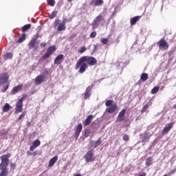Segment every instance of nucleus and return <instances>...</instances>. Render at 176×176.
Instances as JSON below:
<instances>
[{"mask_svg":"<svg viewBox=\"0 0 176 176\" xmlns=\"http://www.w3.org/2000/svg\"><path fill=\"white\" fill-rule=\"evenodd\" d=\"M27 97V95L23 96L22 98L19 99L18 102L16 104L15 108V113H20V112H23V102L24 101V98Z\"/></svg>","mask_w":176,"mask_h":176,"instance_id":"20e7f679","label":"nucleus"},{"mask_svg":"<svg viewBox=\"0 0 176 176\" xmlns=\"http://www.w3.org/2000/svg\"><path fill=\"white\" fill-rule=\"evenodd\" d=\"M153 160L152 159V157H148L146 160V166H148L149 167V166H151Z\"/></svg>","mask_w":176,"mask_h":176,"instance_id":"c756f323","label":"nucleus"},{"mask_svg":"<svg viewBox=\"0 0 176 176\" xmlns=\"http://www.w3.org/2000/svg\"><path fill=\"white\" fill-rule=\"evenodd\" d=\"M46 75H47V71H45L44 73L37 76L35 78V85H42L45 79H46Z\"/></svg>","mask_w":176,"mask_h":176,"instance_id":"39448f33","label":"nucleus"},{"mask_svg":"<svg viewBox=\"0 0 176 176\" xmlns=\"http://www.w3.org/2000/svg\"><path fill=\"white\" fill-rule=\"evenodd\" d=\"M116 108H118V106H116V104H112L110 107H109L108 108H107L106 111L109 113H113V112H115V111H116Z\"/></svg>","mask_w":176,"mask_h":176,"instance_id":"f3484780","label":"nucleus"},{"mask_svg":"<svg viewBox=\"0 0 176 176\" xmlns=\"http://www.w3.org/2000/svg\"><path fill=\"white\" fill-rule=\"evenodd\" d=\"M36 46V38H33L30 41L28 44V48L30 49V50H31L32 49H34V47H35Z\"/></svg>","mask_w":176,"mask_h":176,"instance_id":"a211bd4d","label":"nucleus"},{"mask_svg":"<svg viewBox=\"0 0 176 176\" xmlns=\"http://www.w3.org/2000/svg\"><path fill=\"white\" fill-rule=\"evenodd\" d=\"M56 52V47L51 46L47 49V52L43 55V58H49L52 54Z\"/></svg>","mask_w":176,"mask_h":176,"instance_id":"1a4fd4ad","label":"nucleus"},{"mask_svg":"<svg viewBox=\"0 0 176 176\" xmlns=\"http://www.w3.org/2000/svg\"><path fill=\"white\" fill-rule=\"evenodd\" d=\"M12 156V154H4L0 157V176H8L9 174V158Z\"/></svg>","mask_w":176,"mask_h":176,"instance_id":"f03ea898","label":"nucleus"},{"mask_svg":"<svg viewBox=\"0 0 176 176\" xmlns=\"http://www.w3.org/2000/svg\"><path fill=\"white\" fill-rule=\"evenodd\" d=\"M141 80H143V82L148 80V74L145 73L142 74L141 76Z\"/></svg>","mask_w":176,"mask_h":176,"instance_id":"c85d7f7f","label":"nucleus"},{"mask_svg":"<svg viewBox=\"0 0 176 176\" xmlns=\"http://www.w3.org/2000/svg\"><path fill=\"white\" fill-rule=\"evenodd\" d=\"M85 162L87 163H91V162H94V155H93V151L89 150L86 153Z\"/></svg>","mask_w":176,"mask_h":176,"instance_id":"0eeeda50","label":"nucleus"},{"mask_svg":"<svg viewBox=\"0 0 176 176\" xmlns=\"http://www.w3.org/2000/svg\"><path fill=\"white\" fill-rule=\"evenodd\" d=\"M6 60H11L13 58V54L8 52L5 56Z\"/></svg>","mask_w":176,"mask_h":176,"instance_id":"7c9ffc66","label":"nucleus"},{"mask_svg":"<svg viewBox=\"0 0 176 176\" xmlns=\"http://www.w3.org/2000/svg\"><path fill=\"white\" fill-rule=\"evenodd\" d=\"M90 96H91V87L89 86L84 93V100H87V98H89Z\"/></svg>","mask_w":176,"mask_h":176,"instance_id":"4468645a","label":"nucleus"},{"mask_svg":"<svg viewBox=\"0 0 176 176\" xmlns=\"http://www.w3.org/2000/svg\"><path fill=\"white\" fill-rule=\"evenodd\" d=\"M30 28H31V24L25 25L22 28V32H25V31H27L28 30H30Z\"/></svg>","mask_w":176,"mask_h":176,"instance_id":"cd10ccee","label":"nucleus"},{"mask_svg":"<svg viewBox=\"0 0 176 176\" xmlns=\"http://www.w3.org/2000/svg\"><path fill=\"white\" fill-rule=\"evenodd\" d=\"M87 64L91 66L96 65L97 59L93 56H82L78 59L76 65V69H79L78 72L80 74H85L86 68H87Z\"/></svg>","mask_w":176,"mask_h":176,"instance_id":"f257e3e1","label":"nucleus"},{"mask_svg":"<svg viewBox=\"0 0 176 176\" xmlns=\"http://www.w3.org/2000/svg\"><path fill=\"white\" fill-rule=\"evenodd\" d=\"M67 21L68 19H67V18H64L62 22L60 21V19L55 20L54 27H58L57 31H65V25L67 24Z\"/></svg>","mask_w":176,"mask_h":176,"instance_id":"7ed1b4c3","label":"nucleus"},{"mask_svg":"<svg viewBox=\"0 0 176 176\" xmlns=\"http://www.w3.org/2000/svg\"><path fill=\"white\" fill-rule=\"evenodd\" d=\"M101 143H102V142L100 140H98L96 142H94V140H91L90 142L91 146L94 148H97V146L101 145Z\"/></svg>","mask_w":176,"mask_h":176,"instance_id":"412c9836","label":"nucleus"},{"mask_svg":"<svg viewBox=\"0 0 176 176\" xmlns=\"http://www.w3.org/2000/svg\"><path fill=\"white\" fill-rule=\"evenodd\" d=\"M64 58V55L63 54H60L58 55L54 61V64L58 65L61 64V60Z\"/></svg>","mask_w":176,"mask_h":176,"instance_id":"6ab92c4d","label":"nucleus"},{"mask_svg":"<svg viewBox=\"0 0 176 176\" xmlns=\"http://www.w3.org/2000/svg\"><path fill=\"white\" fill-rule=\"evenodd\" d=\"M73 0H67L68 2H69V3H71V2Z\"/></svg>","mask_w":176,"mask_h":176,"instance_id":"09e8293b","label":"nucleus"},{"mask_svg":"<svg viewBox=\"0 0 176 176\" xmlns=\"http://www.w3.org/2000/svg\"><path fill=\"white\" fill-rule=\"evenodd\" d=\"M101 5H104V1L103 0H96L94 1V6H101Z\"/></svg>","mask_w":176,"mask_h":176,"instance_id":"bb28decb","label":"nucleus"},{"mask_svg":"<svg viewBox=\"0 0 176 176\" xmlns=\"http://www.w3.org/2000/svg\"><path fill=\"white\" fill-rule=\"evenodd\" d=\"M159 87H155L152 90H151V94H156L157 91H159Z\"/></svg>","mask_w":176,"mask_h":176,"instance_id":"f704fd0d","label":"nucleus"},{"mask_svg":"<svg viewBox=\"0 0 176 176\" xmlns=\"http://www.w3.org/2000/svg\"><path fill=\"white\" fill-rule=\"evenodd\" d=\"M41 145V141L39 140H36L33 142L32 146L30 147V151L33 152L34 149H36L38 146Z\"/></svg>","mask_w":176,"mask_h":176,"instance_id":"ddd939ff","label":"nucleus"},{"mask_svg":"<svg viewBox=\"0 0 176 176\" xmlns=\"http://www.w3.org/2000/svg\"><path fill=\"white\" fill-rule=\"evenodd\" d=\"M38 151H34L33 153H32V156H36V155H38Z\"/></svg>","mask_w":176,"mask_h":176,"instance_id":"49530a36","label":"nucleus"},{"mask_svg":"<svg viewBox=\"0 0 176 176\" xmlns=\"http://www.w3.org/2000/svg\"><path fill=\"white\" fill-rule=\"evenodd\" d=\"M9 89V84H8L3 89V93H5V91H6V90H8Z\"/></svg>","mask_w":176,"mask_h":176,"instance_id":"37998d69","label":"nucleus"},{"mask_svg":"<svg viewBox=\"0 0 176 176\" xmlns=\"http://www.w3.org/2000/svg\"><path fill=\"white\" fill-rule=\"evenodd\" d=\"M174 122L166 124L162 131V134H168V133L173 129Z\"/></svg>","mask_w":176,"mask_h":176,"instance_id":"9b49d317","label":"nucleus"},{"mask_svg":"<svg viewBox=\"0 0 176 176\" xmlns=\"http://www.w3.org/2000/svg\"><path fill=\"white\" fill-rule=\"evenodd\" d=\"M25 112H23L16 119V122H19V120H21L24 116H25Z\"/></svg>","mask_w":176,"mask_h":176,"instance_id":"e433bc0d","label":"nucleus"},{"mask_svg":"<svg viewBox=\"0 0 176 176\" xmlns=\"http://www.w3.org/2000/svg\"><path fill=\"white\" fill-rule=\"evenodd\" d=\"M96 36H97V32H92L90 34V38H96Z\"/></svg>","mask_w":176,"mask_h":176,"instance_id":"a19ab883","label":"nucleus"},{"mask_svg":"<svg viewBox=\"0 0 176 176\" xmlns=\"http://www.w3.org/2000/svg\"><path fill=\"white\" fill-rule=\"evenodd\" d=\"M139 176H145V175H140Z\"/></svg>","mask_w":176,"mask_h":176,"instance_id":"8fccbe9b","label":"nucleus"},{"mask_svg":"<svg viewBox=\"0 0 176 176\" xmlns=\"http://www.w3.org/2000/svg\"><path fill=\"white\" fill-rule=\"evenodd\" d=\"M149 108V105L148 104H146L143 107L142 109V112H146V110Z\"/></svg>","mask_w":176,"mask_h":176,"instance_id":"58836bf2","label":"nucleus"},{"mask_svg":"<svg viewBox=\"0 0 176 176\" xmlns=\"http://www.w3.org/2000/svg\"><path fill=\"white\" fill-rule=\"evenodd\" d=\"M101 20H102V15H98L93 21L91 25L92 28H97L98 25H100V23H101Z\"/></svg>","mask_w":176,"mask_h":176,"instance_id":"423d86ee","label":"nucleus"},{"mask_svg":"<svg viewBox=\"0 0 176 176\" xmlns=\"http://www.w3.org/2000/svg\"><path fill=\"white\" fill-rule=\"evenodd\" d=\"M27 154L28 155V156H32V153H31L30 151H28Z\"/></svg>","mask_w":176,"mask_h":176,"instance_id":"de8ad7c7","label":"nucleus"},{"mask_svg":"<svg viewBox=\"0 0 176 176\" xmlns=\"http://www.w3.org/2000/svg\"><path fill=\"white\" fill-rule=\"evenodd\" d=\"M22 87H23V85H17L14 87L11 91V94H16V93H19V91L21 90Z\"/></svg>","mask_w":176,"mask_h":176,"instance_id":"4be33fe9","label":"nucleus"},{"mask_svg":"<svg viewBox=\"0 0 176 176\" xmlns=\"http://www.w3.org/2000/svg\"><path fill=\"white\" fill-rule=\"evenodd\" d=\"M151 133H145L144 135L140 138L142 142H148L149 141V138H151Z\"/></svg>","mask_w":176,"mask_h":176,"instance_id":"dca6fc26","label":"nucleus"},{"mask_svg":"<svg viewBox=\"0 0 176 176\" xmlns=\"http://www.w3.org/2000/svg\"><path fill=\"white\" fill-rule=\"evenodd\" d=\"M10 167H11V168H13V169L16 168V164L12 163L10 165Z\"/></svg>","mask_w":176,"mask_h":176,"instance_id":"c03bdc74","label":"nucleus"},{"mask_svg":"<svg viewBox=\"0 0 176 176\" xmlns=\"http://www.w3.org/2000/svg\"><path fill=\"white\" fill-rule=\"evenodd\" d=\"M140 16H137L131 19V25H135L138 20H140Z\"/></svg>","mask_w":176,"mask_h":176,"instance_id":"b1692460","label":"nucleus"},{"mask_svg":"<svg viewBox=\"0 0 176 176\" xmlns=\"http://www.w3.org/2000/svg\"><path fill=\"white\" fill-rule=\"evenodd\" d=\"M157 45L160 49H164V50H167V49H168V44L166 42L164 38L160 40V41L157 43Z\"/></svg>","mask_w":176,"mask_h":176,"instance_id":"9d476101","label":"nucleus"},{"mask_svg":"<svg viewBox=\"0 0 176 176\" xmlns=\"http://www.w3.org/2000/svg\"><path fill=\"white\" fill-rule=\"evenodd\" d=\"M91 120H93V115H89L84 122V126H89L91 123Z\"/></svg>","mask_w":176,"mask_h":176,"instance_id":"5701e85b","label":"nucleus"},{"mask_svg":"<svg viewBox=\"0 0 176 176\" xmlns=\"http://www.w3.org/2000/svg\"><path fill=\"white\" fill-rule=\"evenodd\" d=\"M124 115H126V109H122L119 113L116 122H123V120H124Z\"/></svg>","mask_w":176,"mask_h":176,"instance_id":"f8f14e48","label":"nucleus"},{"mask_svg":"<svg viewBox=\"0 0 176 176\" xmlns=\"http://www.w3.org/2000/svg\"><path fill=\"white\" fill-rule=\"evenodd\" d=\"M122 140H123L124 141H129V136H128L127 135L125 134V135H123Z\"/></svg>","mask_w":176,"mask_h":176,"instance_id":"79ce46f5","label":"nucleus"},{"mask_svg":"<svg viewBox=\"0 0 176 176\" xmlns=\"http://www.w3.org/2000/svg\"><path fill=\"white\" fill-rule=\"evenodd\" d=\"M82 124H79L76 129V132H75V138L78 140L79 135L80 134V131H82Z\"/></svg>","mask_w":176,"mask_h":176,"instance_id":"2eb2a0df","label":"nucleus"},{"mask_svg":"<svg viewBox=\"0 0 176 176\" xmlns=\"http://www.w3.org/2000/svg\"><path fill=\"white\" fill-rule=\"evenodd\" d=\"M10 108H12V107L10 106V104H9L8 103H6L3 107V112H9V111H10Z\"/></svg>","mask_w":176,"mask_h":176,"instance_id":"393cba45","label":"nucleus"},{"mask_svg":"<svg viewBox=\"0 0 176 176\" xmlns=\"http://www.w3.org/2000/svg\"><path fill=\"white\" fill-rule=\"evenodd\" d=\"M25 34L23 33L17 40V43H21L22 42H24V41H25Z\"/></svg>","mask_w":176,"mask_h":176,"instance_id":"a878e982","label":"nucleus"},{"mask_svg":"<svg viewBox=\"0 0 176 176\" xmlns=\"http://www.w3.org/2000/svg\"><path fill=\"white\" fill-rule=\"evenodd\" d=\"M108 41H109V40L107 38H100V42L103 45H107V43H108Z\"/></svg>","mask_w":176,"mask_h":176,"instance_id":"c9c22d12","label":"nucleus"},{"mask_svg":"<svg viewBox=\"0 0 176 176\" xmlns=\"http://www.w3.org/2000/svg\"><path fill=\"white\" fill-rule=\"evenodd\" d=\"M9 80V74L8 73H3L0 74V85H5Z\"/></svg>","mask_w":176,"mask_h":176,"instance_id":"6e6552de","label":"nucleus"},{"mask_svg":"<svg viewBox=\"0 0 176 176\" xmlns=\"http://www.w3.org/2000/svg\"><path fill=\"white\" fill-rule=\"evenodd\" d=\"M40 46H41V47H46V43H41V45H40Z\"/></svg>","mask_w":176,"mask_h":176,"instance_id":"a18cd8bd","label":"nucleus"},{"mask_svg":"<svg viewBox=\"0 0 176 176\" xmlns=\"http://www.w3.org/2000/svg\"><path fill=\"white\" fill-rule=\"evenodd\" d=\"M91 133L90 129H85L84 135L85 138H87V137L90 135Z\"/></svg>","mask_w":176,"mask_h":176,"instance_id":"473e14b6","label":"nucleus"},{"mask_svg":"<svg viewBox=\"0 0 176 176\" xmlns=\"http://www.w3.org/2000/svg\"><path fill=\"white\" fill-rule=\"evenodd\" d=\"M112 104H113V100H107L105 102L106 107H111V105H113Z\"/></svg>","mask_w":176,"mask_h":176,"instance_id":"4c0bfd02","label":"nucleus"},{"mask_svg":"<svg viewBox=\"0 0 176 176\" xmlns=\"http://www.w3.org/2000/svg\"><path fill=\"white\" fill-rule=\"evenodd\" d=\"M50 6H54L56 5V1L54 0H46Z\"/></svg>","mask_w":176,"mask_h":176,"instance_id":"2f4dec72","label":"nucleus"},{"mask_svg":"<svg viewBox=\"0 0 176 176\" xmlns=\"http://www.w3.org/2000/svg\"><path fill=\"white\" fill-rule=\"evenodd\" d=\"M57 160H58V157L57 155H55L49 161V167H53V166H54V164L56 163V162H57Z\"/></svg>","mask_w":176,"mask_h":176,"instance_id":"aec40b11","label":"nucleus"},{"mask_svg":"<svg viewBox=\"0 0 176 176\" xmlns=\"http://www.w3.org/2000/svg\"><path fill=\"white\" fill-rule=\"evenodd\" d=\"M86 52V48L85 47H81L80 50H78V53L82 54Z\"/></svg>","mask_w":176,"mask_h":176,"instance_id":"ea45409f","label":"nucleus"},{"mask_svg":"<svg viewBox=\"0 0 176 176\" xmlns=\"http://www.w3.org/2000/svg\"><path fill=\"white\" fill-rule=\"evenodd\" d=\"M57 16V11H54L52 12V14L49 16L50 20H52V19H54Z\"/></svg>","mask_w":176,"mask_h":176,"instance_id":"72a5a7b5","label":"nucleus"}]
</instances>
